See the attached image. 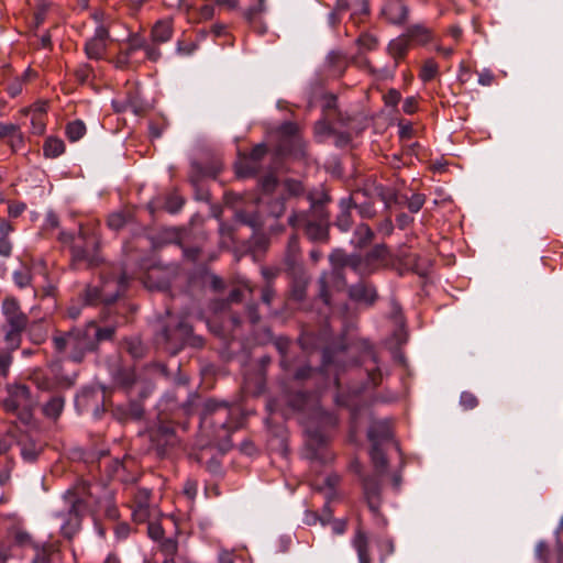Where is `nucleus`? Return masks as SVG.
<instances>
[{
    "label": "nucleus",
    "instance_id": "ddd939ff",
    "mask_svg": "<svg viewBox=\"0 0 563 563\" xmlns=\"http://www.w3.org/2000/svg\"><path fill=\"white\" fill-rule=\"evenodd\" d=\"M364 497L369 510L375 515H379L380 498V479L378 475L367 476L363 479Z\"/></svg>",
    "mask_w": 563,
    "mask_h": 563
},
{
    "label": "nucleus",
    "instance_id": "dca6fc26",
    "mask_svg": "<svg viewBox=\"0 0 563 563\" xmlns=\"http://www.w3.org/2000/svg\"><path fill=\"white\" fill-rule=\"evenodd\" d=\"M364 352L362 355V364L365 365L366 371L368 372V377L371 379L372 385H377L380 379V371L377 366L378 361L376 354L373 352L372 347L367 344H363Z\"/></svg>",
    "mask_w": 563,
    "mask_h": 563
},
{
    "label": "nucleus",
    "instance_id": "a18cd8bd",
    "mask_svg": "<svg viewBox=\"0 0 563 563\" xmlns=\"http://www.w3.org/2000/svg\"><path fill=\"white\" fill-rule=\"evenodd\" d=\"M276 186H277V179L273 174L265 176L261 180V188H262L263 192H265V194L273 192V190L275 189Z\"/></svg>",
    "mask_w": 563,
    "mask_h": 563
},
{
    "label": "nucleus",
    "instance_id": "ea45409f",
    "mask_svg": "<svg viewBox=\"0 0 563 563\" xmlns=\"http://www.w3.org/2000/svg\"><path fill=\"white\" fill-rule=\"evenodd\" d=\"M357 44L363 51H373L377 47V38L368 33L361 34L357 38Z\"/></svg>",
    "mask_w": 563,
    "mask_h": 563
},
{
    "label": "nucleus",
    "instance_id": "39448f33",
    "mask_svg": "<svg viewBox=\"0 0 563 563\" xmlns=\"http://www.w3.org/2000/svg\"><path fill=\"white\" fill-rule=\"evenodd\" d=\"M8 396L2 406L8 413L14 415L22 423L29 424L33 417L35 399L25 385L8 386Z\"/></svg>",
    "mask_w": 563,
    "mask_h": 563
},
{
    "label": "nucleus",
    "instance_id": "f03ea898",
    "mask_svg": "<svg viewBox=\"0 0 563 563\" xmlns=\"http://www.w3.org/2000/svg\"><path fill=\"white\" fill-rule=\"evenodd\" d=\"M330 262L332 265V272L330 274L324 273L319 278L320 296L325 305L329 303V285L334 284L338 288L345 285L342 268L349 267L361 276L369 274V269L363 266L361 256H346L340 250H335L330 254Z\"/></svg>",
    "mask_w": 563,
    "mask_h": 563
},
{
    "label": "nucleus",
    "instance_id": "f8f14e48",
    "mask_svg": "<svg viewBox=\"0 0 563 563\" xmlns=\"http://www.w3.org/2000/svg\"><path fill=\"white\" fill-rule=\"evenodd\" d=\"M109 38V32L103 25H99L93 36L86 42L85 53L90 59H101L107 49V41Z\"/></svg>",
    "mask_w": 563,
    "mask_h": 563
},
{
    "label": "nucleus",
    "instance_id": "1a4fd4ad",
    "mask_svg": "<svg viewBox=\"0 0 563 563\" xmlns=\"http://www.w3.org/2000/svg\"><path fill=\"white\" fill-rule=\"evenodd\" d=\"M125 278L121 277L120 280H106L103 282L101 288L88 287L85 292V301L88 305H92L95 302L102 301L104 303L114 302L120 296L121 291L125 286Z\"/></svg>",
    "mask_w": 563,
    "mask_h": 563
},
{
    "label": "nucleus",
    "instance_id": "20e7f679",
    "mask_svg": "<svg viewBox=\"0 0 563 563\" xmlns=\"http://www.w3.org/2000/svg\"><path fill=\"white\" fill-rule=\"evenodd\" d=\"M309 200L318 213L319 221H310L305 212H299L292 213L288 219V223L292 228H298L299 225L305 224L306 234L311 241L325 242L328 240L329 231L325 214L321 205L324 201H328V196L324 192H321L318 198L310 195Z\"/></svg>",
    "mask_w": 563,
    "mask_h": 563
},
{
    "label": "nucleus",
    "instance_id": "4be33fe9",
    "mask_svg": "<svg viewBox=\"0 0 563 563\" xmlns=\"http://www.w3.org/2000/svg\"><path fill=\"white\" fill-rule=\"evenodd\" d=\"M353 209V200L351 198H343L340 200V213L336 218L335 225L343 232H346L352 227L351 210Z\"/></svg>",
    "mask_w": 563,
    "mask_h": 563
},
{
    "label": "nucleus",
    "instance_id": "338daca9",
    "mask_svg": "<svg viewBox=\"0 0 563 563\" xmlns=\"http://www.w3.org/2000/svg\"><path fill=\"white\" fill-rule=\"evenodd\" d=\"M297 130V125L292 122H285L280 126V133L286 136H296Z\"/></svg>",
    "mask_w": 563,
    "mask_h": 563
},
{
    "label": "nucleus",
    "instance_id": "f704fd0d",
    "mask_svg": "<svg viewBox=\"0 0 563 563\" xmlns=\"http://www.w3.org/2000/svg\"><path fill=\"white\" fill-rule=\"evenodd\" d=\"M86 133V125L81 120L69 122L66 126V134L71 142L80 140Z\"/></svg>",
    "mask_w": 563,
    "mask_h": 563
},
{
    "label": "nucleus",
    "instance_id": "9b49d317",
    "mask_svg": "<svg viewBox=\"0 0 563 563\" xmlns=\"http://www.w3.org/2000/svg\"><path fill=\"white\" fill-rule=\"evenodd\" d=\"M556 544L550 550L545 542L540 541L536 547V556L541 563H563V548L559 540V536L563 534V517L555 530Z\"/></svg>",
    "mask_w": 563,
    "mask_h": 563
},
{
    "label": "nucleus",
    "instance_id": "603ef678",
    "mask_svg": "<svg viewBox=\"0 0 563 563\" xmlns=\"http://www.w3.org/2000/svg\"><path fill=\"white\" fill-rule=\"evenodd\" d=\"M162 551L165 556L173 558L177 552V542L173 539H167L162 544Z\"/></svg>",
    "mask_w": 563,
    "mask_h": 563
},
{
    "label": "nucleus",
    "instance_id": "7c9ffc66",
    "mask_svg": "<svg viewBox=\"0 0 563 563\" xmlns=\"http://www.w3.org/2000/svg\"><path fill=\"white\" fill-rule=\"evenodd\" d=\"M387 255V249L384 244L376 245L364 258L363 266L367 269H369V274L373 272L372 265L379 261L385 258Z\"/></svg>",
    "mask_w": 563,
    "mask_h": 563
},
{
    "label": "nucleus",
    "instance_id": "bf43d9fd",
    "mask_svg": "<svg viewBox=\"0 0 563 563\" xmlns=\"http://www.w3.org/2000/svg\"><path fill=\"white\" fill-rule=\"evenodd\" d=\"M318 374H319V372L317 369H312L310 366H305V367L299 368L296 372L295 377H296V379L301 380V379L312 377Z\"/></svg>",
    "mask_w": 563,
    "mask_h": 563
},
{
    "label": "nucleus",
    "instance_id": "6ab92c4d",
    "mask_svg": "<svg viewBox=\"0 0 563 563\" xmlns=\"http://www.w3.org/2000/svg\"><path fill=\"white\" fill-rule=\"evenodd\" d=\"M390 438L391 429L387 420L373 421L368 430V439L371 442L382 444Z\"/></svg>",
    "mask_w": 563,
    "mask_h": 563
},
{
    "label": "nucleus",
    "instance_id": "f3484780",
    "mask_svg": "<svg viewBox=\"0 0 563 563\" xmlns=\"http://www.w3.org/2000/svg\"><path fill=\"white\" fill-rule=\"evenodd\" d=\"M350 297L358 302L371 305L376 299V290L373 286L358 283L353 285L349 290Z\"/></svg>",
    "mask_w": 563,
    "mask_h": 563
},
{
    "label": "nucleus",
    "instance_id": "c756f323",
    "mask_svg": "<svg viewBox=\"0 0 563 563\" xmlns=\"http://www.w3.org/2000/svg\"><path fill=\"white\" fill-rule=\"evenodd\" d=\"M374 238V232L367 224H360L353 234L352 243L355 246L363 247L367 245Z\"/></svg>",
    "mask_w": 563,
    "mask_h": 563
},
{
    "label": "nucleus",
    "instance_id": "6e6552de",
    "mask_svg": "<svg viewBox=\"0 0 563 563\" xmlns=\"http://www.w3.org/2000/svg\"><path fill=\"white\" fill-rule=\"evenodd\" d=\"M2 311L5 317L7 325L5 341L10 349H16L20 343V334L25 329L27 318L20 310L18 301L13 298H7L2 303Z\"/></svg>",
    "mask_w": 563,
    "mask_h": 563
},
{
    "label": "nucleus",
    "instance_id": "b1692460",
    "mask_svg": "<svg viewBox=\"0 0 563 563\" xmlns=\"http://www.w3.org/2000/svg\"><path fill=\"white\" fill-rule=\"evenodd\" d=\"M369 195V191L366 192H355L352 197L353 208L357 209L358 214L363 219H371L376 216V209L374 208L373 201H360V196Z\"/></svg>",
    "mask_w": 563,
    "mask_h": 563
},
{
    "label": "nucleus",
    "instance_id": "e2e57ef3",
    "mask_svg": "<svg viewBox=\"0 0 563 563\" xmlns=\"http://www.w3.org/2000/svg\"><path fill=\"white\" fill-rule=\"evenodd\" d=\"M12 251V244L9 238L0 236V255L8 257Z\"/></svg>",
    "mask_w": 563,
    "mask_h": 563
},
{
    "label": "nucleus",
    "instance_id": "473e14b6",
    "mask_svg": "<svg viewBox=\"0 0 563 563\" xmlns=\"http://www.w3.org/2000/svg\"><path fill=\"white\" fill-rule=\"evenodd\" d=\"M43 151L46 157L55 158L64 153L65 144L59 139L49 137L45 141Z\"/></svg>",
    "mask_w": 563,
    "mask_h": 563
},
{
    "label": "nucleus",
    "instance_id": "4d7b16f0",
    "mask_svg": "<svg viewBox=\"0 0 563 563\" xmlns=\"http://www.w3.org/2000/svg\"><path fill=\"white\" fill-rule=\"evenodd\" d=\"M284 211H285V203H284L283 198L277 199L269 206V212L275 218H279L284 213Z\"/></svg>",
    "mask_w": 563,
    "mask_h": 563
},
{
    "label": "nucleus",
    "instance_id": "4468645a",
    "mask_svg": "<svg viewBox=\"0 0 563 563\" xmlns=\"http://www.w3.org/2000/svg\"><path fill=\"white\" fill-rule=\"evenodd\" d=\"M409 9L402 0H386L382 15L391 24H402L407 21Z\"/></svg>",
    "mask_w": 563,
    "mask_h": 563
},
{
    "label": "nucleus",
    "instance_id": "79ce46f5",
    "mask_svg": "<svg viewBox=\"0 0 563 563\" xmlns=\"http://www.w3.org/2000/svg\"><path fill=\"white\" fill-rule=\"evenodd\" d=\"M461 406L466 409H474L478 405L476 396L470 391H463L460 397Z\"/></svg>",
    "mask_w": 563,
    "mask_h": 563
},
{
    "label": "nucleus",
    "instance_id": "0e129e2a",
    "mask_svg": "<svg viewBox=\"0 0 563 563\" xmlns=\"http://www.w3.org/2000/svg\"><path fill=\"white\" fill-rule=\"evenodd\" d=\"M33 133L43 134L45 131V123L38 115H32L31 118Z\"/></svg>",
    "mask_w": 563,
    "mask_h": 563
},
{
    "label": "nucleus",
    "instance_id": "37998d69",
    "mask_svg": "<svg viewBox=\"0 0 563 563\" xmlns=\"http://www.w3.org/2000/svg\"><path fill=\"white\" fill-rule=\"evenodd\" d=\"M426 198L421 194H413L407 201V208L411 212H418L424 205Z\"/></svg>",
    "mask_w": 563,
    "mask_h": 563
},
{
    "label": "nucleus",
    "instance_id": "58836bf2",
    "mask_svg": "<svg viewBox=\"0 0 563 563\" xmlns=\"http://www.w3.org/2000/svg\"><path fill=\"white\" fill-rule=\"evenodd\" d=\"M40 449L33 442H25L21 448V455L26 462H34L38 456Z\"/></svg>",
    "mask_w": 563,
    "mask_h": 563
},
{
    "label": "nucleus",
    "instance_id": "052dcab7",
    "mask_svg": "<svg viewBox=\"0 0 563 563\" xmlns=\"http://www.w3.org/2000/svg\"><path fill=\"white\" fill-rule=\"evenodd\" d=\"M316 135L320 139L330 134V125L325 121H319L314 125Z\"/></svg>",
    "mask_w": 563,
    "mask_h": 563
},
{
    "label": "nucleus",
    "instance_id": "09e8293b",
    "mask_svg": "<svg viewBox=\"0 0 563 563\" xmlns=\"http://www.w3.org/2000/svg\"><path fill=\"white\" fill-rule=\"evenodd\" d=\"M235 217H236L238 221H240L241 223L247 224L252 228H256L260 225V221H258L257 217H255V216H247L245 212L239 211V212H236Z\"/></svg>",
    "mask_w": 563,
    "mask_h": 563
},
{
    "label": "nucleus",
    "instance_id": "13d9d810",
    "mask_svg": "<svg viewBox=\"0 0 563 563\" xmlns=\"http://www.w3.org/2000/svg\"><path fill=\"white\" fill-rule=\"evenodd\" d=\"M183 493L189 500H194L197 495V483L195 481H187L184 485Z\"/></svg>",
    "mask_w": 563,
    "mask_h": 563
},
{
    "label": "nucleus",
    "instance_id": "f257e3e1",
    "mask_svg": "<svg viewBox=\"0 0 563 563\" xmlns=\"http://www.w3.org/2000/svg\"><path fill=\"white\" fill-rule=\"evenodd\" d=\"M97 486L81 483L74 490L64 495L65 511H58L55 517L62 521L63 536L70 539L80 528L81 517L99 508L100 500L96 498Z\"/></svg>",
    "mask_w": 563,
    "mask_h": 563
},
{
    "label": "nucleus",
    "instance_id": "8fccbe9b",
    "mask_svg": "<svg viewBox=\"0 0 563 563\" xmlns=\"http://www.w3.org/2000/svg\"><path fill=\"white\" fill-rule=\"evenodd\" d=\"M150 516V507H145L144 505L135 506L133 510V518L135 521L143 522Z\"/></svg>",
    "mask_w": 563,
    "mask_h": 563
},
{
    "label": "nucleus",
    "instance_id": "de8ad7c7",
    "mask_svg": "<svg viewBox=\"0 0 563 563\" xmlns=\"http://www.w3.org/2000/svg\"><path fill=\"white\" fill-rule=\"evenodd\" d=\"M284 186L289 196H299L303 191L301 183L297 180H287Z\"/></svg>",
    "mask_w": 563,
    "mask_h": 563
},
{
    "label": "nucleus",
    "instance_id": "5701e85b",
    "mask_svg": "<svg viewBox=\"0 0 563 563\" xmlns=\"http://www.w3.org/2000/svg\"><path fill=\"white\" fill-rule=\"evenodd\" d=\"M360 563H371L368 539L362 530H357L353 539Z\"/></svg>",
    "mask_w": 563,
    "mask_h": 563
},
{
    "label": "nucleus",
    "instance_id": "774afa93",
    "mask_svg": "<svg viewBox=\"0 0 563 563\" xmlns=\"http://www.w3.org/2000/svg\"><path fill=\"white\" fill-rule=\"evenodd\" d=\"M218 560L219 563H234V553L230 550H221Z\"/></svg>",
    "mask_w": 563,
    "mask_h": 563
},
{
    "label": "nucleus",
    "instance_id": "6e6d98bb",
    "mask_svg": "<svg viewBox=\"0 0 563 563\" xmlns=\"http://www.w3.org/2000/svg\"><path fill=\"white\" fill-rule=\"evenodd\" d=\"M151 492L146 488L139 489L135 495V506L144 505L145 507H148V499H150Z\"/></svg>",
    "mask_w": 563,
    "mask_h": 563
},
{
    "label": "nucleus",
    "instance_id": "a19ab883",
    "mask_svg": "<svg viewBox=\"0 0 563 563\" xmlns=\"http://www.w3.org/2000/svg\"><path fill=\"white\" fill-rule=\"evenodd\" d=\"M13 280L20 287L24 288L30 285L31 274L26 267H22L13 273Z\"/></svg>",
    "mask_w": 563,
    "mask_h": 563
},
{
    "label": "nucleus",
    "instance_id": "69168bd1",
    "mask_svg": "<svg viewBox=\"0 0 563 563\" xmlns=\"http://www.w3.org/2000/svg\"><path fill=\"white\" fill-rule=\"evenodd\" d=\"M305 296H306V287L301 284H296L291 289L292 299H295L296 301H301V300H303Z\"/></svg>",
    "mask_w": 563,
    "mask_h": 563
},
{
    "label": "nucleus",
    "instance_id": "864d4df0",
    "mask_svg": "<svg viewBox=\"0 0 563 563\" xmlns=\"http://www.w3.org/2000/svg\"><path fill=\"white\" fill-rule=\"evenodd\" d=\"M183 205H184V201L181 200V198L174 196V197L168 198V200L166 202V209L170 213H176L177 211L180 210Z\"/></svg>",
    "mask_w": 563,
    "mask_h": 563
},
{
    "label": "nucleus",
    "instance_id": "bb28decb",
    "mask_svg": "<svg viewBox=\"0 0 563 563\" xmlns=\"http://www.w3.org/2000/svg\"><path fill=\"white\" fill-rule=\"evenodd\" d=\"M172 34L173 27L169 21H158L152 30V38L156 43H165L169 41Z\"/></svg>",
    "mask_w": 563,
    "mask_h": 563
},
{
    "label": "nucleus",
    "instance_id": "4c0bfd02",
    "mask_svg": "<svg viewBox=\"0 0 563 563\" xmlns=\"http://www.w3.org/2000/svg\"><path fill=\"white\" fill-rule=\"evenodd\" d=\"M438 74V65L433 59H428L424 62L421 71H420V78L423 81H430L435 77Z\"/></svg>",
    "mask_w": 563,
    "mask_h": 563
},
{
    "label": "nucleus",
    "instance_id": "aec40b11",
    "mask_svg": "<svg viewBox=\"0 0 563 563\" xmlns=\"http://www.w3.org/2000/svg\"><path fill=\"white\" fill-rule=\"evenodd\" d=\"M145 47V41L139 35H132L129 38L128 46L124 51H122L118 57V66L125 67L132 60L133 54Z\"/></svg>",
    "mask_w": 563,
    "mask_h": 563
},
{
    "label": "nucleus",
    "instance_id": "5fc2aeb1",
    "mask_svg": "<svg viewBox=\"0 0 563 563\" xmlns=\"http://www.w3.org/2000/svg\"><path fill=\"white\" fill-rule=\"evenodd\" d=\"M267 153L266 145L264 144H257L249 155L253 161L261 163V161L264 158V156Z\"/></svg>",
    "mask_w": 563,
    "mask_h": 563
},
{
    "label": "nucleus",
    "instance_id": "2eb2a0df",
    "mask_svg": "<svg viewBox=\"0 0 563 563\" xmlns=\"http://www.w3.org/2000/svg\"><path fill=\"white\" fill-rule=\"evenodd\" d=\"M73 265L79 267L82 263L87 267H93L101 263V257L97 253H90L86 246L75 243L71 247Z\"/></svg>",
    "mask_w": 563,
    "mask_h": 563
},
{
    "label": "nucleus",
    "instance_id": "c03bdc74",
    "mask_svg": "<svg viewBox=\"0 0 563 563\" xmlns=\"http://www.w3.org/2000/svg\"><path fill=\"white\" fill-rule=\"evenodd\" d=\"M126 222V218L121 212H115L109 216L108 218V225L112 230H120L124 227Z\"/></svg>",
    "mask_w": 563,
    "mask_h": 563
},
{
    "label": "nucleus",
    "instance_id": "423d86ee",
    "mask_svg": "<svg viewBox=\"0 0 563 563\" xmlns=\"http://www.w3.org/2000/svg\"><path fill=\"white\" fill-rule=\"evenodd\" d=\"M291 406L297 410L307 412L308 428L312 429L313 424L321 428L334 427L338 419L334 415L324 411L319 404V396L317 394H297L290 401Z\"/></svg>",
    "mask_w": 563,
    "mask_h": 563
},
{
    "label": "nucleus",
    "instance_id": "393cba45",
    "mask_svg": "<svg viewBox=\"0 0 563 563\" xmlns=\"http://www.w3.org/2000/svg\"><path fill=\"white\" fill-rule=\"evenodd\" d=\"M371 199H379L385 203L386 208H390L391 203L396 201V192L390 187L383 185H375L369 189Z\"/></svg>",
    "mask_w": 563,
    "mask_h": 563
},
{
    "label": "nucleus",
    "instance_id": "c85d7f7f",
    "mask_svg": "<svg viewBox=\"0 0 563 563\" xmlns=\"http://www.w3.org/2000/svg\"><path fill=\"white\" fill-rule=\"evenodd\" d=\"M299 252L300 249L298 238L296 235H291L289 238L285 255V262L289 268L294 269L296 267L298 263Z\"/></svg>",
    "mask_w": 563,
    "mask_h": 563
},
{
    "label": "nucleus",
    "instance_id": "e433bc0d",
    "mask_svg": "<svg viewBox=\"0 0 563 563\" xmlns=\"http://www.w3.org/2000/svg\"><path fill=\"white\" fill-rule=\"evenodd\" d=\"M74 75L79 84H88L93 76V69L89 64H81L75 69Z\"/></svg>",
    "mask_w": 563,
    "mask_h": 563
},
{
    "label": "nucleus",
    "instance_id": "a211bd4d",
    "mask_svg": "<svg viewBox=\"0 0 563 563\" xmlns=\"http://www.w3.org/2000/svg\"><path fill=\"white\" fill-rule=\"evenodd\" d=\"M410 41L405 34L391 40L388 43L387 52L395 59L394 69L398 66L399 59H401L408 52Z\"/></svg>",
    "mask_w": 563,
    "mask_h": 563
},
{
    "label": "nucleus",
    "instance_id": "a878e982",
    "mask_svg": "<svg viewBox=\"0 0 563 563\" xmlns=\"http://www.w3.org/2000/svg\"><path fill=\"white\" fill-rule=\"evenodd\" d=\"M406 35L409 41H413L419 45L429 43L432 38L431 31L421 24H416L408 27Z\"/></svg>",
    "mask_w": 563,
    "mask_h": 563
},
{
    "label": "nucleus",
    "instance_id": "49530a36",
    "mask_svg": "<svg viewBox=\"0 0 563 563\" xmlns=\"http://www.w3.org/2000/svg\"><path fill=\"white\" fill-rule=\"evenodd\" d=\"M15 439L13 434H0V454H5L14 444Z\"/></svg>",
    "mask_w": 563,
    "mask_h": 563
},
{
    "label": "nucleus",
    "instance_id": "72a5a7b5",
    "mask_svg": "<svg viewBox=\"0 0 563 563\" xmlns=\"http://www.w3.org/2000/svg\"><path fill=\"white\" fill-rule=\"evenodd\" d=\"M63 409L64 398L56 396L45 404L43 411L46 417L56 419L62 413Z\"/></svg>",
    "mask_w": 563,
    "mask_h": 563
},
{
    "label": "nucleus",
    "instance_id": "0eeeda50",
    "mask_svg": "<svg viewBox=\"0 0 563 563\" xmlns=\"http://www.w3.org/2000/svg\"><path fill=\"white\" fill-rule=\"evenodd\" d=\"M201 422L205 426H211L216 430L219 429L225 433H230L240 427L238 420H232V409L230 406L224 401L213 399H209L203 404Z\"/></svg>",
    "mask_w": 563,
    "mask_h": 563
},
{
    "label": "nucleus",
    "instance_id": "680f3d73",
    "mask_svg": "<svg viewBox=\"0 0 563 563\" xmlns=\"http://www.w3.org/2000/svg\"><path fill=\"white\" fill-rule=\"evenodd\" d=\"M384 98L387 106L395 107L400 101V93L396 89H390Z\"/></svg>",
    "mask_w": 563,
    "mask_h": 563
},
{
    "label": "nucleus",
    "instance_id": "cd10ccee",
    "mask_svg": "<svg viewBox=\"0 0 563 563\" xmlns=\"http://www.w3.org/2000/svg\"><path fill=\"white\" fill-rule=\"evenodd\" d=\"M261 163L253 161L250 156L241 158L236 163V173L239 176H253L260 172Z\"/></svg>",
    "mask_w": 563,
    "mask_h": 563
},
{
    "label": "nucleus",
    "instance_id": "2f4dec72",
    "mask_svg": "<svg viewBox=\"0 0 563 563\" xmlns=\"http://www.w3.org/2000/svg\"><path fill=\"white\" fill-rule=\"evenodd\" d=\"M371 457L378 475H382L387 466V460L380 444L372 442Z\"/></svg>",
    "mask_w": 563,
    "mask_h": 563
},
{
    "label": "nucleus",
    "instance_id": "c9c22d12",
    "mask_svg": "<svg viewBox=\"0 0 563 563\" xmlns=\"http://www.w3.org/2000/svg\"><path fill=\"white\" fill-rule=\"evenodd\" d=\"M3 137H16L20 143H23L20 128L13 123H0V139Z\"/></svg>",
    "mask_w": 563,
    "mask_h": 563
},
{
    "label": "nucleus",
    "instance_id": "7ed1b4c3",
    "mask_svg": "<svg viewBox=\"0 0 563 563\" xmlns=\"http://www.w3.org/2000/svg\"><path fill=\"white\" fill-rule=\"evenodd\" d=\"M53 346L73 362H81L87 353L95 351L86 325L54 335Z\"/></svg>",
    "mask_w": 563,
    "mask_h": 563
},
{
    "label": "nucleus",
    "instance_id": "3c124183",
    "mask_svg": "<svg viewBox=\"0 0 563 563\" xmlns=\"http://www.w3.org/2000/svg\"><path fill=\"white\" fill-rule=\"evenodd\" d=\"M35 551L32 563H49L51 552L47 549L35 547Z\"/></svg>",
    "mask_w": 563,
    "mask_h": 563
},
{
    "label": "nucleus",
    "instance_id": "412c9836",
    "mask_svg": "<svg viewBox=\"0 0 563 563\" xmlns=\"http://www.w3.org/2000/svg\"><path fill=\"white\" fill-rule=\"evenodd\" d=\"M86 329L88 331L90 340L92 341L95 350L97 349L100 342L111 340L114 334L113 327L100 328L93 321L87 323Z\"/></svg>",
    "mask_w": 563,
    "mask_h": 563
},
{
    "label": "nucleus",
    "instance_id": "9d476101",
    "mask_svg": "<svg viewBox=\"0 0 563 563\" xmlns=\"http://www.w3.org/2000/svg\"><path fill=\"white\" fill-rule=\"evenodd\" d=\"M76 405L82 410L91 409L96 418L104 411L106 390L98 388H86L76 398Z\"/></svg>",
    "mask_w": 563,
    "mask_h": 563
}]
</instances>
